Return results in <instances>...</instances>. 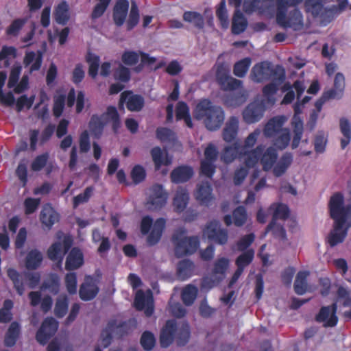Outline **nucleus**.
<instances>
[{"mask_svg": "<svg viewBox=\"0 0 351 351\" xmlns=\"http://www.w3.org/2000/svg\"><path fill=\"white\" fill-rule=\"evenodd\" d=\"M349 227L346 223L334 222L333 228L327 237V242L331 247L344 241Z\"/></svg>", "mask_w": 351, "mask_h": 351, "instance_id": "a211bd4d", "label": "nucleus"}, {"mask_svg": "<svg viewBox=\"0 0 351 351\" xmlns=\"http://www.w3.org/2000/svg\"><path fill=\"white\" fill-rule=\"evenodd\" d=\"M213 189L208 182H202L197 185L194 195L201 205L208 206L214 199Z\"/></svg>", "mask_w": 351, "mask_h": 351, "instance_id": "412c9836", "label": "nucleus"}, {"mask_svg": "<svg viewBox=\"0 0 351 351\" xmlns=\"http://www.w3.org/2000/svg\"><path fill=\"white\" fill-rule=\"evenodd\" d=\"M102 117L98 114H93L88 123V128L93 138L99 139L104 132L106 123L101 120Z\"/></svg>", "mask_w": 351, "mask_h": 351, "instance_id": "72a5a7b5", "label": "nucleus"}, {"mask_svg": "<svg viewBox=\"0 0 351 351\" xmlns=\"http://www.w3.org/2000/svg\"><path fill=\"white\" fill-rule=\"evenodd\" d=\"M21 333V326L17 322H13L10 324L4 337V345L6 347L14 346Z\"/></svg>", "mask_w": 351, "mask_h": 351, "instance_id": "f704fd0d", "label": "nucleus"}, {"mask_svg": "<svg viewBox=\"0 0 351 351\" xmlns=\"http://www.w3.org/2000/svg\"><path fill=\"white\" fill-rule=\"evenodd\" d=\"M14 306L13 302L7 299L3 302V307L0 308V323H8L12 319L11 312Z\"/></svg>", "mask_w": 351, "mask_h": 351, "instance_id": "5fc2aeb1", "label": "nucleus"}, {"mask_svg": "<svg viewBox=\"0 0 351 351\" xmlns=\"http://www.w3.org/2000/svg\"><path fill=\"white\" fill-rule=\"evenodd\" d=\"M176 331V322L174 319L167 320L160 334V344L162 348H168L173 343Z\"/></svg>", "mask_w": 351, "mask_h": 351, "instance_id": "6ab92c4d", "label": "nucleus"}, {"mask_svg": "<svg viewBox=\"0 0 351 351\" xmlns=\"http://www.w3.org/2000/svg\"><path fill=\"white\" fill-rule=\"evenodd\" d=\"M86 61L88 64V75L95 79L98 75L99 67V57L91 52H88L86 56Z\"/></svg>", "mask_w": 351, "mask_h": 351, "instance_id": "3c124183", "label": "nucleus"}, {"mask_svg": "<svg viewBox=\"0 0 351 351\" xmlns=\"http://www.w3.org/2000/svg\"><path fill=\"white\" fill-rule=\"evenodd\" d=\"M247 27V21L240 10H235L232 19L231 31L233 34L243 33Z\"/></svg>", "mask_w": 351, "mask_h": 351, "instance_id": "473e14b6", "label": "nucleus"}, {"mask_svg": "<svg viewBox=\"0 0 351 351\" xmlns=\"http://www.w3.org/2000/svg\"><path fill=\"white\" fill-rule=\"evenodd\" d=\"M190 327L187 322L182 324L176 332V343L179 346H185L190 339Z\"/></svg>", "mask_w": 351, "mask_h": 351, "instance_id": "09e8293b", "label": "nucleus"}, {"mask_svg": "<svg viewBox=\"0 0 351 351\" xmlns=\"http://www.w3.org/2000/svg\"><path fill=\"white\" fill-rule=\"evenodd\" d=\"M337 305L336 303L330 306H322L319 313L315 317L317 322H323L326 327H334L338 322V317L336 315Z\"/></svg>", "mask_w": 351, "mask_h": 351, "instance_id": "dca6fc26", "label": "nucleus"}, {"mask_svg": "<svg viewBox=\"0 0 351 351\" xmlns=\"http://www.w3.org/2000/svg\"><path fill=\"white\" fill-rule=\"evenodd\" d=\"M293 155L290 152L283 154L272 167V173L275 177L284 175L293 162Z\"/></svg>", "mask_w": 351, "mask_h": 351, "instance_id": "a878e982", "label": "nucleus"}, {"mask_svg": "<svg viewBox=\"0 0 351 351\" xmlns=\"http://www.w3.org/2000/svg\"><path fill=\"white\" fill-rule=\"evenodd\" d=\"M195 265L189 259L180 261L178 264L177 276L181 280H186L189 278L193 273Z\"/></svg>", "mask_w": 351, "mask_h": 351, "instance_id": "c9c22d12", "label": "nucleus"}, {"mask_svg": "<svg viewBox=\"0 0 351 351\" xmlns=\"http://www.w3.org/2000/svg\"><path fill=\"white\" fill-rule=\"evenodd\" d=\"M193 117L202 120L208 130L217 131L224 122L225 112L221 106L213 104L208 99H203L196 105Z\"/></svg>", "mask_w": 351, "mask_h": 351, "instance_id": "f257e3e1", "label": "nucleus"}, {"mask_svg": "<svg viewBox=\"0 0 351 351\" xmlns=\"http://www.w3.org/2000/svg\"><path fill=\"white\" fill-rule=\"evenodd\" d=\"M94 191L93 186H87L83 193L73 198V208L76 209L80 204L87 203L92 197Z\"/></svg>", "mask_w": 351, "mask_h": 351, "instance_id": "603ef678", "label": "nucleus"}, {"mask_svg": "<svg viewBox=\"0 0 351 351\" xmlns=\"http://www.w3.org/2000/svg\"><path fill=\"white\" fill-rule=\"evenodd\" d=\"M140 343L145 350L149 351L152 350L156 344V339L154 334L148 330L143 332Z\"/></svg>", "mask_w": 351, "mask_h": 351, "instance_id": "338daca9", "label": "nucleus"}, {"mask_svg": "<svg viewBox=\"0 0 351 351\" xmlns=\"http://www.w3.org/2000/svg\"><path fill=\"white\" fill-rule=\"evenodd\" d=\"M54 18L57 23L64 25L69 20V5L64 1L60 3L54 10Z\"/></svg>", "mask_w": 351, "mask_h": 351, "instance_id": "4c0bfd02", "label": "nucleus"}, {"mask_svg": "<svg viewBox=\"0 0 351 351\" xmlns=\"http://www.w3.org/2000/svg\"><path fill=\"white\" fill-rule=\"evenodd\" d=\"M58 328V322L53 317L45 318L36 332V341L41 345H45L55 335Z\"/></svg>", "mask_w": 351, "mask_h": 351, "instance_id": "2eb2a0df", "label": "nucleus"}, {"mask_svg": "<svg viewBox=\"0 0 351 351\" xmlns=\"http://www.w3.org/2000/svg\"><path fill=\"white\" fill-rule=\"evenodd\" d=\"M254 256V252L253 250H247L240 254L235 261V264L237 267H240L243 269L245 267L249 265L253 261Z\"/></svg>", "mask_w": 351, "mask_h": 351, "instance_id": "0e129e2a", "label": "nucleus"}, {"mask_svg": "<svg viewBox=\"0 0 351 351\" xmlns=\"http://www.w3.org/2000/svg\"><path fill=\"white\" fill-rule=\"evenodd\" d=\"M234 224L237 227H241L245 224L247 220V212L244 206H239L232 212Z\"/></svg>", "mask_w": 351, "mask_h": 351, "instance_id": "774afa93", "label": "nucleus"}, {"mask_svg": "<svg viewBox=\"0 0 351 351\" xmlns=\"http://www.w3.org/2000/svg\"><path fill=\"white\" fill-rule=\"evenodd\" d=\"M286 121L287 118L284 115L275 116L271 118L264 127V136L267 138L276 136L283 130V125Z\"/></svg>", "mask_w": 351, "mask_h": 351, "instance_id": "aec40b11", "label": "nucleus"}, {"mask_svg": "<svg viewBox=\"0 0 351 351\" xmlns=\"http://www.w3.org/2000/svg\"><path fill=\"white\" fill-rule=\"evenodd\" d=\"M241 151L239 143L236 142L231 146L226 147L221 154V160L226 164L232 162L237 157H240Z\"/></svg>", "mask_w": 351, "mask_h": 351, "instance_id": "ea45409f", "label": "nucleus"}, {"mask_svg": "<svg viewBox=\"0 0 351 351\" xmlns=\"http://www.w3.org/2000/svg\"><path fill=\"white\" fill-rule=\"evenodd\" d=\"M310 273L308 271H300L295 277L294 282V291L298 295H303L307 289V277Z\"/></svg>", "mask_w": 351, "mask_h": 351, "instance_id": "a19ab883", "label": "nucleus"}, {"mask_svg": "<svg viewBox=\"0 0 351 351\" xmlns=\"http://www.w3.org/2000/svg\"><path fill=\"white\" fill-rule=\"evenodd\" d=\"M251 79L255 82L268 81L271 78L280 83H283L286 78L285 71L280 65L275 68L268 61H263L256 64L252 69Z\"/></svg>", "mask_w": 351, "mask_h": 351, "instance_id": "20e7f679", "label": "nucleus"}, {"mask_svg": "<svg viewBox=\"0 0 351 351\" xmlns=\"http://www.w3.org/2000/svg\"><path fill=\"white\" fill-rule=\"evenodd\" d=\"M43 62V53L40 51H38L37 53L34 51L27 52L23 59L25 66H30L29 71L31 73L38 71Z\"/></svg>", "mask_w": 351, "mask_h": 351, "instance_id": "2f4dec72", "label": "nucleus"}, {"mask_svg": "<svg viewBox=\"0 0 351 351\" xmlns=\"http://www.w3.org/2000/svg\"><path fill=\"white\" fill-rule=\"evenodd\" d=\"M330 217L334 222L346 223L351 212V205L344 204V197L340 192L334 193L328 202Z\"/></svg>", "mask_w": 351, "mask_h": 351, "instance_id": "1a4fd4ad", "label": "nucleus"}, {"mask_svg": "<svg viewBox=\"0 0 351 351\" xmlns=\"http://www.w3.org/2000/svg\"><path fill=\"white\" fill-rule=\"evenodd\" d=\"M216 16L223 28H228L229 25L228 12L226 6V1L221 0L216 10Z\"/></svg>", "mask_w": 351, "mask_h": 351, "instance_id": "69168bd1", "label": "nucleus"}, {"mask_svg": "<svg viewBox=\"0 0 351 351\" xmlns=\"http://www.w3.org/2000/svg\"><path fill=\"white\" fill-rule=\"evenodd\" d=\"M185 234V229L180 228L172 236V241L175 245V254L178 258L193 254L199 245L197 237H186Z\"/></svg>", "mask_w": 351, "mask_h": 351, "instance_id": "39448f33", "label": "nucleus"}, {"mask_svg": "<svg viewBox=\"0 0 351 351\" xmlns=\"http://www.w3.org/2000/svg\"><path fill=\"white\" fill-rule=\"evenodd\" d=\"M197 288L193 285H186L182 291L181 298L186 306H191L193 304L197 295Z\"/></svg>", "mask_w": 351, "mask_h": 351, "instance_id": "de8ad7c7", "label": "nucleus"}, {"mask_svg": "<svg viewBox=\"0 0 351 351\" xmlns=\"http://www.w3.org/2000/svg\"><path fill=\"white\" fill-rule=\"evenodd\" d=\"M150 154L156 171L160 170L162 166H169L172 163V158L169 156L167 152H163L158 146L153 147L150 151Z\"/></svg>", "mask_w": 351, "mask_h": 351, "instance_id": "5701e85b", "label": "nucleus"}, {"mask_svg": "<svg viewBox=\"0 0 351 351\" xmlns=\"http://www.w3.org/2000/svg\"><path fill=\"white\" fill-rule=\"evenodd\" d=\"M7 275L12 281L14 289L20 295H22L25 291L24 280L27 281L29 288L34 289L38 285L40 280V275L38 273L27 271L19 273L17 270L11 267L7 269Z\"/></svg>", "mask_w": 351, "mask_h": 351, "instance_id": "6e6552de", "label": "nucleus"}, {"mask_svg": "<svg viewBox=\"0 0 351 351\" xmlns=\"http://www.w3.org/2000/svg\"><path fill=\"white\" fill-rule=\"evenodd\" d=\"M129 8L128 0H117L112 9V19L117 27H121L126 22L127 30L130 31L138 25L140 14L136 1H132L128 14Z\"/></svg>", "mask_w": 351, "mask_h": 351, "instance_id": "7ed1b4c3", "label": "nucleus"}, {"mask_svg": "<svg viewBox=\"0 0 351 351\" xmlns=\"http://www.w3.org/2000/svg\"><path fill=\"white\" fill-rule=\"evenodd\" d=\"M203 234L209 240L219 245H225L228 240L226 229L220 228V223L217 220L208 222L203 230Z\"/></svg>", "mask_w": 351, "mask_h": 351, "instance_id": "ddd939ff", "label": "nucleus"}, {"mask_svg": "<svg viewBox=\"0 0 351 351\" xmlns=\"http://www.w3.org/2000/svg\"><path fill=\"white\" fill-rule=\"evenodd\" d=\"M252 60L250 58H244L235 62L233 66V73L238 77H243L247 74L251 65Z\"/></svg>", "mask_w": 351, "mask_h": 351, "instance_id": "8fccbe9b", "label": "nucleus"}, {"mask_svg": "<svg viewBox=\"0 0 351 351\" xmlns=\"http://www.w3.org/2000/svg\"><path fill=\"white\" fill-rule=\"evenodd\" d=\"M270 209L274 210L271 220L276 221L278 219L285 220L289 217L290 210L287 205L282 203L273 204L270 206Z\"/></svg>", "mask_w": 351, "mask_h": 351, "instance_id": "a18cd8bd", "label": "nucleus"}, {"mask_svg": "<svg viewBox=\"0 0 351 351\" xmlns=\"http://www.w3.org/2000/svg\"><path fill=\"white\" fill-rule=\"evenodd\" d=\"M189 194L187 190L183 187H179L176 191L173 200L174 209L177 213L182 212L189 203Z\"/></svg>", "mask_w": 351, "mask_h": 351, "instance_id": "7c9ffc66", "label": "nucleus"}, {"mask_svg": "<svg viewBox=\"0 0 351 351\" xmlns=\"http://www.w3.org/2000/svg\"><path fill=\"white\" fill-rule=\"evenodd\" d=\"M73 242V239L69 235L64 236L62 242H54L47 250L48 258L52 261H57L58 267H61L64 257L71 248Z\"/></svg>", "mask_w": 351, "mask_h": 351, "instance_id": "9d476101", "label": "nucleus"}, {"mask_svg": "<svg viewBox=\"0 0 351 351\" xmlns=\"http://www.w3.org/2000/svg\"><path fill=\"white\" fill-rule=\"evenodd\" d=\"M58 219V213L50 206H45L40 214V220L43 226L50 229Z\"/></svg>", "mask_w": 351, "mask_h": 351, "instance_id": "e433bc0d", "label": "nucleus"}, {"mask_svg": "<svg viewBox=\"0 0 351 351\" xmlns=\"http://www.w3.org/2000/svg\"><path fill=\"white\" fill-rule=\"evenodd\" d=\"M339 126L343 138L341 140V147L344 149L350 143L351 140V124L348 119L342 117L339 120Z\"/></svg>", "mask_w": 351, "mask_h": 351, "instance_id": "37998d69", "label": "nucleus"}, {"mask_svg": "<svg viewBox=\"0 0 351 351\" xmlns=\"http://www.w3.org/2000/svg\"><path fill=\"white\" fill-rule=\"evenodd\" d=\"M278 159V152L273 147H269L263 151L261 156L260 162L265 171H270Z\"/></svg>", "mask_w": 351, "mask_h": 351, "instance_id": "c85d7f7f", "label": "nucleus"}, {"mask_svg": "<svg viewBox=\"0 0 351 351\" xmlns=\"http://www.w3.org/2000/svg\"><path fill=\"white\" fill-rule=\"evenodd\" d=\"M84 264V255L78 247H73L69 253L66 262L65 269L72 271L80 268Z\"/></svg>", "mask_w": 351, "mask_h": 351, "instance_id": "b1692460", "label": "nucleus"}, {"mask_svg": "<svg viewBox=\"0 0 351 351\" xmlns=\"http://www.w3.org/2000/svg\"><path fill=\"white\" fill-rule=\"evenodd\" d=\"M305 10L306 12L311 13L313 17H317L324 9L321 0H306Z\"/></svg>", "mask_w": 351, "mask_h": 351, "instance_id": "680f3d73", "label": "nucleus"}, {"mask_svg": "<svg viewBox=\"0 0 351 351\" xmlns=\"http://www.w3.org/2000/svg\"><path fill=\"white\" fill-rule=\"evenodd\" d=\"M113 77L115 80L122 83H127L131 78V73L128 68L119 64L113 71Z\"/></svg>", "mask_w": 351, "mask_h": 351, "instance_id": "bf43d9fd", "label": "nucleus"}, {"mask_svg": "<svg viewBox=\"0 0 351 351\" xmlns=\"http://www.w3.org/2000/svg\"><path fill=\"white\" fill-rule=\"evenodd\" d=\"M269 106L264 101L254 100L248 104L242 112L243 119L247 124H252L260 121Z\"/></svg>", "mask_w": 351, "mask_h": 351, "instance_id": "9b49d317", "label": "nucleus"}, {"mask_svg": "<svg viewBox=\"0 0 351 351\" xmlns=\"http://www.w3.org/2000/svg\"><path fill=\"white\" fill-rule=\"evenodd\" d=\"M115 326L116 320L111 319L108 322L106 328H104L101 332V343L104 348H108L112 343V331L114 330Z\"/></svg>", "mask_w": 351, "mask_h": 351, "instance_id": "c03bdc74", "label": "nucleus"}, {"mask_svg": "<svg viewBox=\"0 0 351 351\" xmlns=\"http://www.w3.org/2000/svg\"><path fill=\"white\" fill-rule=\"evenodd\" d=\"M271 232L275 238L281 240L286 239V230L283 225L277 223L276 221L271 220L266 228V232Z\"/></svg>", "mask_w": 351, "mask_h": 351, "instance_id": "4d7b16f0", "label": "nucleus"}, {"mask_svg": "<svg viewBox=\"0 0 351 351\" xmlns=\"http://www.w3.org/2000/svg\"><path fill=\"white\" fill-rule=\"evenodd\" d=\"M239 130V120L236 117H230L223 130V138L226 142L231 143L235 140Z\"/></svg>", "mask_w": 351, "mask_h": 351, "instance_id": "c756f323", "label": "nucleus"}, {"mask_svg": "<svg viewBox=\"0 0 351 351\" xmlns=\"http://www.w3.org/2000/svg\"><path fill=\"white\" fill-rule=\"evenodd\" d=\"M264 149V145H259L255 149L241 153L239 158H244V164L247 168L254 167L260 160L261 156Z\"/></svg>", "mask_w": 351, "mask_h": 351, "instance_id": "cd10ccee", "label": "nucleus"}, {"mask_svg": "<svg viewBox=\"0 0 351 351\" xmlns=\"http://www.w3.org/2000/svg\"><path fill=\"white\" fill-rule=\"evenodd\" d=\"M168 197L167 193L161 184H154L150 189V193L147 201L149 210H158L164 207Z\"/></svg>", "mask_w": 351, "mask_h": 351, "instance_id": "4468645a", "label": "nucleus"}, {"mask_svg": "<svg viewBox=\"0 0 351 351\" xmlns=\"http://www.w3.org/2000/svg\"><path fill=\"white\" fill-rule=\"evenodd\" d=\"M145 104V100L141 95L134 94L132 90H125L120 95L118 106L120 110L124 109V106L130 112L141 111Z\"/></svg>", "mask_w": 351, "mask_h": 351, "instance_id": "f8f14e48", "label": "nucleus"}, {"mask_svg": "<svg viewBox=\"0 0 351 351\" xmlns=\"http://www.w3.org/2000/svg\"><path fill=\"white\" fill-rule=\"evenodd\" d=\"M293 130V137L291 143L292 149H295L299 146L303 134V122L300 119H294L291 123Z\"/></svg>", "mask_w": 351, "mask_h": 351, "instance_id": "49530a36", "label": "nucleus"}, {"mask_svg": "<svg viewBox=\"0 0 351 351\" xmlns=\"http://www.w3.org/2000/svg\"><path fill=\"white\" fill-rule=\"evenodd\" d=\"M101 117L104 118V122L110 123L112 130L114 134H117L121 126V117L117 108L114 106H109L107 107L106 110Z\"/></svg>", "mask_w": 351, "mask_h": 351, "instance_id": "393cba45", "label": "nucleus"}, {"mask_svg": "<svg viewBox=\"0 0 351 351\" xmlns=\"http://www.w3.org/2000/svg\"><path fill=\"white\" fill-rule=\"evenodd\" d=\"M303 0H276V22L283 28L298 29L303 25V16L296 6Z\"/></svg>", "mask_w": 351, "mask_h": 351, "instance_id": "f03ea898", "label": "nucleus"}, {"mask_svg": "<svg viewBox=\"0 0 351 351\" xmlns=\"http://www.w3.org/2000/svg\"><path fill=\"white\" fill-rule=\"evenodd\" d=\"M156 138L161 142H173L176 139L175 132L169 128L159 127L156 130Z\"/></svg>", "mask_w": 351, "mask_h": 351, "instance_id": "e2e57ef3", "label": "nucleus"}, {"mask_svg": "<svg viewBox=\"0 0 351 351\" xmlns=\"http://www.w3.org/2000/svg\"><path fill=\"white\" fill-rule=\"evenodd\" d=\"M99 291V288L95 280L90 276H86L80 286L79 296L83 301H90L97 295Z\"/></svg>", "mask_w": 351, "mask_h": 351, "instance_id": "f3484780", "label": "nucleus"}, {"mask_svg": "<svg viewBox=\"0 0 351 351\" xmlns=\"http://www.w3.org/2000/svg\"><path fill=\"white\" fill-rule=\"evenodd\" d=\"M184 21L192 23L193 25L201 29L204 27V21L202 15L197 12L186 11L183 14Z\"/></svg>", "mask_w": 351, "mask_h": 351, "instance_id": "13d9d810", "label": "nucleus"}, {"mask_svg": "<svg viewBox=\"0 0 351 351\" xmlns=\"http://www.w3.org/2000/svg\"><path fill=\"white\" fill-rule=\"evenodd\" d=\"M69 308V298L68 296L65 294H62L59 295L55 303L54 307V315L56 317L60 319L64 317Z\"/></svg>", "mask_w": 351, "mask_h": 351, "instance_id": "79ce46f5", "label": "nucleus"}, {"mask_svg": "<svg viewBox=\"0 0 351 351\" xmlns=\"http://www.w3.org/2000/svg\"><path fill=\"white\" fill-rule=\"evenodd\" d=\"M60 278L56 274H51L49 278L43 282L42 288L48 289L50 293L56 295L60 291Z\"/></svg>", "mask_w": 351, "mask_h": 351, "instance_id": "864d4df0", "label": "nucleus"}, {"mask_svg": "<svg viewBox=\"0 0 351 351\" xmlns=\"http://www.w3.org/2000/svg\"><path fill=\"white\" fill-rule=\"evenodd\" d=\"M215 67V82L222 91L232 92L242 87V81L230 75V68L227 63L217 62Z\"/></svg>", "mask_w": 351, "mask_h": 351, "instance_id": "0eeeda50", "label": "nucleus"}, {"mask_svg": "<svg viewBox=\"0 0 351 351\" xmlns=\"http://www.w3.org/2000/svg\"><path fill=\"white\" fill-rule=\"evenodd\" d=\"M281 84L273 80V82L264 86L262 89L263 99L260 101H264L265 104L269 107L273 106L276 103L275 95Z\"/></svg>", "mask_w": 351, "mask_h": 351, "instance_id": "bb28decb", "label": "nucleus"}, {"mask_svg": "<svg viewBox=\"0 0 351 351\" xmlns=\"http://www.w3.org/2000/svg\"><path fill=\"white\" fill-rule=\"evenodd\" d=\"M194 171L191 167L180 165L175 168L170 174L173 183L180 184L188 182L193 176Z\"/></svg>", "mask_w": 351, "mask_h": 351, "instance_id": "4be33fe9", "label": "nucleus"}, {"mask_svg": "<svg viewBox=\"0 0 351 351\" xmlns=\"http://www.w3.org/2000/svg\"><path fill=\"white\" fill-rule=\"evenodd\" d=\"M166 220L164 218L157 219L153 223V219L149 216L142 218L141 222V232L143 235H147V243L149 246L156 245L160 240L165 228Z\"/></svg>", "mask_w": 351, "mask_h": 351, "instance_id": "423d86ee", "label": "nucleus"}, {"mask_svg": "<svg viewBox=\"0 0 351 351\" xmlns=\"http://www.w3.org/2000/svg\"><path fill=\"white\" fill-rule=\"evenodd\" d=\"M274 139V145L280 150L285 149L289 144L291 134L289 128H284Z\"/></svg>", "mask_w": 351, "mask_h": 351, "instance_id": "6e6d98bb", "label": "nucleus"}, {"mask_svg": "<svg viewBox=\"0 0 351 351\" xmlns=\"http://www.w3.org/2000/svg\"><path fill=\"white\" fill-rule=\"evenodd\" d=\"M245 101V95L243 93H231L226 95L223 103L229 107H238Z\"/></svg>", "mask_w": 351, "mask_h": 351, "instance_id": "052dcab7", "label": "nucleus"}, {"mask_svg": "<svg viewBox=\"0 0 351 351\" xmlns=\"http://www.w3.org/2000/svg\"><path fill=\"white\" fill-rule=\"evenodd\" d=\"M41 252L36 250H30L25 258V267L29 270H34L40 267L43 261Z\"/></svg>", "mask_w": 351, "mask_h": 351, "instance_id": "58836bf2", "label": "nucleus"}]
</instances>
